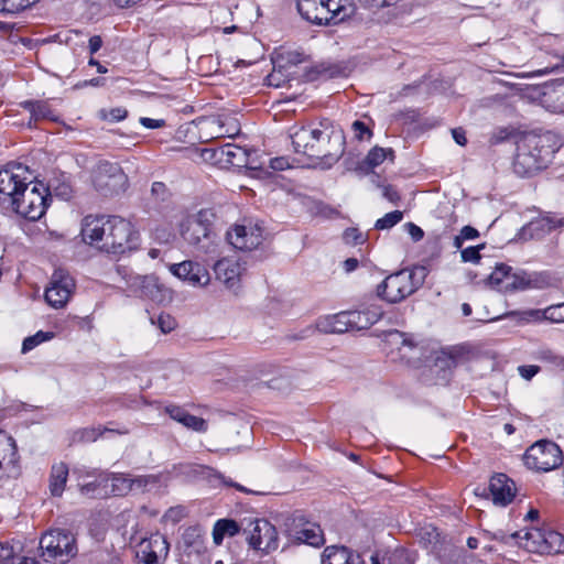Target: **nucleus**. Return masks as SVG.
<instances>
[{
    "label": "nucleus",
    "mask_w": 564,
    "mask_h": 564,
    "mask_svg": "<svg viewBox=\"0 0 564 564\" xmlns=\"http://www.w3.org/2000/svg\"><path fill=\"white\" fill-rule=\"evenodd\" d=\"M80 234L86 243L113 256L135 249L139 239L132 224L119 216H86Z\"/></svg>",
    "instance_id": "f257e3e1"
},
{
    "label": "nucleus",
    "mask_w": 564,
    "mask_h": 564,
    "mask_svg": "<svg viewBox=\"0 0 564 564\" xmlns=\"http://www.w3.org/2000/svg\"><path fill=\"white\" fill-rule=\"evenodd\" d=\"M546 137L527 135L517 147V154L513 161V169L520 176H528L545 166L553 153L545 143Z\"/></svg>",
    "instance_id": "f03ea898"
},
{
    "label": "nucleus",
    "mask_w": 564,
    "mask_h": 564,
    "mask_svg": "<svg viewBox=\"0 0 564 564\" xmlns=\"http://www.w3.org/2000/svg\"><path fill=\"white\" fill-rule=\"evenodd\" d=\"M425 276L423 267L400 270L388 275L377 286V295L389 303H399L413 294L423 284Z\"/></svg>",
    "instance_id": "7ed1b4c3"
},
{
    "label": "nucleus",
    "mask_w": 564,
    "mask_h": 564,
    "mask_svg": "<svg viewBox=\"0 0 564 564\" xmlns=\"http://www.w3.org/2000/svg\"><path fill=\"white\" fill-rule=\"evenodd\" d=\"M30 185L31 183L26 182L14 198L12 206H8L4 210L14 212L25 219L35 221L45 214L51 202V194L42 183Z\"/></svg>",
    "instance_id": "20e7f679"
},
{
    "label": "nucleus",
    "mask_w": 564,
    "mask_h": 564,
    "mask_svg": "<svg viewBox=\"0 0 564 564\" xmlns=\"http://www.w3.org/2000/svg\"><path fill=\"white\" fill-rule=\"evenodd\" d=\"M91 183L102 196H115L128 188V176L116 162L99 161L91 172Z\"/></svg>",
    "instance_id": "39448f33"
},
{
    "label": "nucleus",
    "mask_w": 564,
    "mask_h": 564,
    "mask_svg": "<svg viewBox=\"0 0 564 564\" xmlns=\"http://www.w3.org/2000/svg\"><path fill=\"white\" fill-rule=\"evenodd\" d=\"M523 460L530 469L550 471L563 464V454L560 446L554 442L541 440L525 451Z\"/></svg>",
    "instance_id": "423d86ee"
},
{
    "label": "nucleus",
    "mask_w": 564,
    "mask_h": 564,
    "mask_svg": "<svg viewBox=\"0 0 564 564\" xmlns=\"http://www.w3.org/2000/svg\"><path fill=\"white\" fill-rule=\"evenodd\" d=\"M344 151L345 138L343 133L321 123L319 137L314 145L311 159H315L324 166L329 167L340 159Z\"/></svg>",
    "instance_id": "0eeeda50"
},
{
    "label": "nucleus",
    "mask_w": 564,
    "mask_h": 564,
    "mask_svg": "<svg viewBox=\"0 0 564 564\" xmlns=\"http://www.w3.org/2000/svg\"><path fill=\"white\" fill-rule=\"evenodd\" d=\"M40 549L45 562L53 560L65 561L76 554L75 536L67 530H50L42 535Z\"/></svg>",
    "instance_id": "6e6552de"
},
{
    "label": "nucleus",
    "mask_w": 564,
    "mask_h": 564,
    "mask_svg": "<svg viewBox=\"0 0 564 564\" xmlns=\"http://www.w3.org/2000/svg\"><path fill=\"white\" fill-rule=\"evenodd\" d=\"M213 213L208 209L199 210L196 215L186 218L181 225V236L188 245L198 250L207 251L210 240V226Z\"/></svg>",
    "instance_id": "1a4fd4ad"
},
{
    "label": "nucleus",
    "mask_w": 564,
    "mask_h": 564,
    "mask_svg": "<svg viewBox=\"0 0 564 564\" xmlns=\"http://www.w3.org/2000/svg\"><path fill=\"white\" fill-rule=\"evenodd\" d=\"M249 545L258 551L269 553L279 546L278 531L265 519H252L242 528Z\"/></svg>",
    "instance_id": "9d476101"
},
{
    "label": "nucleus",
    "mask_w": 564,
    "mask_h": 564,
    "mask_svg": "<svg viewBox=\"0 0 564 564\" xmlns=\"http://www.w3.org/2000/svg\"><path fill=\"white\" fill-rule=\"evenodd\" d=\"M28 169L22 164L10 163L0 170V207L4 210L12 206L14 198L26 184L24 174Z\"/></svg>",
    "instance_id": "9b49d317"
},
{
    "label": "nucleus",
    "mask_w": 564,
    "mask_h": 564,
    "mask_svg": "<svg viewBox=\"0 0 564 564\" xmlns=\"http://www.w3.org/2000/svg\"><path fill=\"white\" fill-rule=\"evenodd\" d=\"M74 288V279L64 270L58 269L52 274L50 286L46 288L44 297L52 307L62 308L68 302Z\"/></svg>",
    "instance_id": "f8f14e48"
},
{
    "label": "nucleus",
    "mask_w": 564,
    "mask_h": 564,
    "mask_svg": "<svg viewBox=\"0 0 564 564\" xmlns=\"http://www.w3.org/2000/svg\"><path fill=\"white\" fill-rule=\"evenodd\" d=\"M128 283L133 292L159 304L172 301V291L154 275H133Z\"/></svg>",
    "instance_id": "ddd939ff"
},
{
    "label": "nucleus",
    "mask_w": 564,
    "mask_h": 564,
    "mask_svg": "<svg viewBox=\"0 0 564 564\" xmlns=\"http://www.w3.org/2000/svg\"><path fill=\"white\" fill-rule=\"evenodd\" d=\"M228 242L241 251H250L258 248L262 242V230L258 226L236 225L227 232Z\"/></svg>",
    "instance_id": "4468645a"
},
{
    "label": "nucleus",
    "mask_w": 564,
    "mask_h": 564,
    "mask_svg": "<svg viewBox=\"0 0 564 564\" xmlns=\"http://www.w3.org/2000/svg\"><path fill=\"white\" fill-rule=\"evenodd\" d=\"M319 131L321 128L313 126H293L290 128V139L294 152L312 158L314 145L319 137Z\"/></svg>",
    "instance_id": "2eb2a0df"
},
{
    "label": "nucleus",
    "mask_w": 564,
    "mask_h": 564,
    "mask_svg": "<svg viewBox=\"0 0 564 564\" xmlns=\"http://www.w3.org/2000/svg\"><path fill=\"white\" fill-rule=\"evenodd\" d=\"M170 271L192 286L207 285L210 280L208 271L202 264L189 260L172 264Z\"/></svg>",
    "instance_id": "dca6fc26"
},
{
    "label": "nucleus",
    "mask_w": 564,
    "mask_h": 564,
    "mask_svg": "<svg viewBox=\"0 0 564 564\" xmlns=\"http://www.w3.org/2000/svg\"><path fill=\"white\" fill-rule=\"evenodd\" d=\"M346 314L348 329L362 330L376 324L383 316V310L380 305L370 304L362 310L346 311Z\"/></svg>",
    "instance_id": "f3484780"
},
{
    "label": "nucleus",
    "mask_w": 564,
    "mask_h": 564,
    "mask_svg": "<svg viewBox=\"0 0 564 564\" xmlns=\"http://www.w3.org/2000/svg\"><path fill=\"white\" fill-rule=\"evenodd\" d=\"M140 557L143 564H160L169 554V543L164 536L155 534L140 545Z\"/></svg>",
    "instance_id": "a211bd4d"
},
{
    "label": "nucleus",
    "mask_w": 564,
    "mask_h": 564,
    "mask_svg": "<svg viewBox=\"0 0 564 564\" xmlns=\"http://www.w3.org/2000/svg\"><path fill=\"white\" fill-rule=\"evenodd\" d=\"M492 501L498 506H507L516 496L514 482L505 474H497L489 481Z\"/></svg>",
    "instance_id": "6ab92c4d"
},
{
    "label": "nucleus",
    "mask_w": 564,
    "mask_h": 564,
    "mask_svg": "<svg viewBox=\"0 0 564 564\" xmlns=\"http://www.w3.org/2000/svg\"><path fill=\"white\" fill-rule=\"evenodd\" d=\"M220 155H223V162L234 166H246L254 171L262 169V164H256L251 153L239 145L228 143L220 147Z\"/></svg>",
    "instance_id": "aec40b11"
},
{
    "label": "nucleus",
    "mask_w": 564,
    "mask_h": 564,
    "mask_svg": "<svg viewBox=\"0 0 564 564\" xmlns=\"http://www.w3.org/2000/svg\"><path fill=\"white\" fill-rule=\"evenodd\" d=\"M508 316H519L521 322L530 321H551L553 323H564V303L551 305L545 310H528L523 312H510Z\"/></svg>",
    "instance_id": "412c9836"
},
{
    "label": "nucleus",
    "mask_w": 564,
    "mask_h": 564,
    "mask_svg": "<svg viewBox=\"0 0 564 564\" xmlns=\"http://www.w3.org/2000/svg\"><path fill=\"white\" fill-rule=\"evenodd\" d=\"M390 341L399 346L402 359L412 366H415L421 359V348L414 343L413 338L405 333L393 330L389 333Z\"/></svg>",
    "instance_id": "4be33fe9"
},
{
    "label": "nucleus",
    "mask_w": 564,
    "mask_h": 564,
    "mask_svg": "<svg viewBox=\"0 0 564 564\" xmlns=\"http://www.w3.org/2000/svg\"><path fill=\"white\" fill-rule=\"evenodd\" d=\"M216 278L228 289H236L241 274V265L237 260L224 258L214 265Z\"/></svg>",
    "instance_id": "5701e85b"
},
{
    "label": "nucleus",
    "mask_w": 564,
    "mask_h": 564,
    "mask_svg": "<svg viewBox=\"0 0 564 564\" xmlns=\"http://www.w3.org/2000/svg\"><path fill=\"white\" fill-rule=\"evenodd\" d=\"M324 8L327 10V21L323 25L338 24L352 17L356 7L349 0H323Z\"/></svg>",
    "instance_id": "b1692460"
},
{
    "label": "nucleus",
    "mask_w": 564,
    "mask_h": 564,
    "mask_svg": "<svg viewBox=\"0 0 564 564\" xmlns=\"http://www.w3.org/2000/svg\"><path fill=\"white\" fill-rule=\"evenodd\" d=\"M292 538L299 544H307L313 547L324 545L325 538L323 530L317 523L306 522L302 528H295L292 532Z\"/></svg>",
    "instance_id": "393cba45"
},
{
    "label": "nucleus",
    "mask_w": 564,
    "mask_h": 564,
    "mask_svg": "<svg viewBox=\"0 0 564 564\" xmlns=\"http://www.w3.org/2000/svg\"><path fill=\"white\" fill-rule=\"evenodd\" d=\"M322 564H365L359 554L345 546H327L322 555Z\"/></svg>",
    "instance_id": "a878e982"
},
{
    "label": "nucleus",
    "mask_w": 564,
    "mask_h": 564,
    "mask_svg": "<svg viewBox=\"0 0 564 564\" xmlns=\"http://www.w3.org/2000/svg\"><path fill=\"white\" fill-rule=\"evenodd\" d=\"M178 546L187 554H199L204 551V533L199 525L188 527L182 533Z\"/></svg>",
    "instance_id": "bb28decb"
},
{
    "label": "nucleus",
    "mask_w": 564,
    "mask_h": 564,
    "mask_svg": "<svg viewBox=\"0 0 564 564\" xmlns=\"http://www.w3.org/2000/svg\"><path fill=\"white\" fill-rule=\"evenodd\" d=\"M299 13L307 21L323 25L327 21V10L323 0H296Z\"/></svg>",
    "instance_id": "cd10ccee"
},
{
    "label": "nucleus",
    "mask_w": 564,
    "mask_h": 564,
    "mask_svg": "<svg viewBox=\"0 0 564 564\" xmlns=\"http://www.w3.org/2000/svg\"><path fill=\"white\" fill-rule=\"evenodd\" d=\"M316 329L326 334L349 332L346 311L318 318Z\"/></svg>",
    "instance_id": "c85d7f7f"
},
{
    "label": "nucleus",
    "mask_w": 564,
    "mask_h": 564,
    "mask_svg": "<svg viewBox=\"0 0 564 564\" xmlns=\"http://www.w3.org/2000/svg\"><path fill=\"white\" fill-rule=\"evenodd\" d=\"M68 478V466L63 463H55L50 474V492L53 497H61L64 492Z\"/></svg>",
    "instance_id": "c756f323"
},
{
    "label": "nucleus",
    "mask_w": 564,
    "mask_h": 564,
    "mask_svg": "<svg viewBox=\"0 0 564 564\" xmlns=\"http://www.w3.org/2000/svg\"><path fill=\"white\" fill-rule=\"evenodd\" d=\"M562 226H564V218L557 219L555 216L546 214L532 220L529 224L528 229L531 231L532 235L541 237L544 234L550 232L551 230Z\"/></svg>",
    "instance_id": "7c9ffc66"
},
{
    "label": "nucleus",
    "mask_w": 564,
    "mask_h": 564,
    "mask_svg": "<svg viewBox=\"0 0 564 564\" xmlns=\"http://www.w3.org/2000/svg\"><path fill=\"white\" fill-rule=\"evenodd\" d=\"M240 529L239 523L232 519H219L213 528V541L216 545H220L226 536H235Z\"/></svg>",
    "instance_id": "2f4dec72"
},
{
    "label": "nucleus",
    "mask_w": 564,
    "mask_h": 564,
    "mask_svg": "<svg viewBox=\"0 0 564 564\" xmlns=\"http://www.w3.org/2000/svg\"><path fill=\"white\" fill-rule=\"evenodd\" d=\"M340 75V68L337 65L329 63H319L307 69L304 74V78L307 82H314L319 79H330Z\"/></svg>",
    "instance_id": "473e14b6"
},
{
    "label": "nucleus",
    "mask_w": 564,
    "mask_h": 564,
    "mask_svg": "<svg viewBox=\"0 0 564 564\" xmlns=\"http://www.w3.org/2000/svg\"><path fill=\"white\" fill-rule=\"evenodd\" d=\"M23 108L29 110L31 115V119L34 121L47 119L51 121H56L57 117L55 116L54 111L50 107V105L45 101H33L28 100L22 104Z\"/></svg>",
    "instance_id": "72a5a7b5"
},
{
    "label": "nucleus",
    "mask_w": 564,
    "mask_h": 564,
    "mask_svg": "<svg viewBox=\"0 0 564 564\" xmlns=\"http://www.w3.org/2000/svg\"><path fill=\"white\" fill-rule=\"evenodd\" d=\"M273 70L267 76L265 82L268 86L279 88L289 82V73L286 74V66L279 58L273 61Z\"/></svg>",
    "instance_id": "f704fd0d"
},
{
    "label": "nucleus",
    "mask_w": 564,
    "mask_h": 564,
    "mask_svg": "<svg viewBox=\"0 0 564 564\" xmlns=\"http://www.w3.org/2000/svg\"><path fill=\"white\" fill-rule=\"evenodd\" d=\"M531 286V280L523 272H511L507 278V284L502 285V292H514L527 290Z\"/></svg>",
    "instance_id": "c9c22d12"
},
{
    "label": "nucleus",
    "mask_w": 564,
    "mask_h": 564,
    "mask_svg": "<svg viewBox=\"0 0 564 564\" xmlns=\"http://www.w3.org/2000/svg\"><path fill=\"white\" fill-rule=\"evenodd\" d=\"M111 490L116 496H124L134 490L133 477L124 474H113L111 476Z\"/></svg>",
    "instance_id": "e433bc0d"
},
{
    "label": "nucleus",
    "mask_w": 564,
    "mask_h": 564,
    "mask_svg": "<svg viewBox=\"0 0 564 564\" xmlns=\"http://www.w3.org/2000/svg\"><path fill=\"white\" fill-rule=\"evenodd\" d=\"M511 271V267L507 264H498L491 274L488 276V282L491 286L502 292V285L507 284V278Z\"/></svg>",
    "instance_id": "4c0bfd02"
},
{
    "label": "nucleus",
    "mask_w": 564,
    "mask_h": 564,
    "mask_svg": "<svg viewBox=\"0 0 564 564\" xmlns=\"http://www.w3.org/2000/svg\"><path fill=\"white\" fill-rule=\"evenodd\" d=\"M392 149H384L380 147L372 148L366 159L365 164L371 169L379 166L389 155L393 156Z\"/></svg>",
    "instance_id": "58836bf2"
},
{
    "label": "nucleus",
    "mask_w": 564,
    "mask_h": 564,
    "mask_svg": "<svg viewBox=\"0 0 564 564\" xmlns=\"http://www.w3.org/2000/svg\"><path fill=\"white\" fill-rule=\"evenodd\" d=\"M37 0H0V12L4 13H17Z\"/></svg>",
    "instance_id": "ea45409f"
},
{
    "label": "nucleus",
    "mask_w": 564,
    "mask_h": 564,
    "mask_svg": "<svg viewBox=\"0 0 564 564\" xmlns=\"http://www.w3.org/2000/svg\"><path fill=\"white\" fill-rule=\"evenodd\" d=\"M51 338H53V333H45L42 330L37 332L33 336L26 337L22 343V352L26 354L34 349L41 343L50 340Z\"/></svg>",
    "instance_id": "a19ab883"
},
{
    "label": "nucleus",
    "mask_w": 564,
    "mask_h": 564,
    "mask_svg": "<svg viewBox=\"0 0 564 564\" xmlns=\"http://www.w3.org/2000/svg\"><path fill=\"white\" fill-rule=\"evenodd\" d=\"M403 218V213L400 210H393L386 214L382 218L376 221L375 227L380 230L390 229L399 224Z\"/></svg>",
    "instance_id": "79ce46f5"
},
{
    "label": "nucleus",
    "mask_w": 564,
    "mask_h": 564,
    "mask_svg": "<svg viewBox=\"0 0 564 564\" xmlns=\"http://www.w3.org/2000/svg\"><path fill=\"white\" fill-rule=\"evenodd\" d=\"M105 431H108L107 429H100V427H87L79 430L75 433V440L79 442H95L102 435Z\"/></svg>",
    "instance_id": "37998d69"
},
{
    "label": "nucleus",
    "mask_w": 564,
    "mask_h": 564,
    "mask_svg": "<svg viewBox=\"0 0 564 564\" xmlns=\"http://www.w3.org/2000/svg\"><path fill=\"white\" fill-rule=\"evenodd\" d=\"M160 477L156 475H142L133 477V487L139 490H149L159 485Z\"/></svg>",
    "instance_id": "c03bdc74"
},
{
    "label": "nucleus",
    "mask_w": 564,
    "mask_h": 564,
    "mask_svg": "<svg viewBox=\"0 0 564 564\" xmlns=\"http://www.w3.org/2000/svg\"><path fill=\"white\" fill-rule=\"evenodd\" d=\"M544 542L549 545L550 551H553L555 553H563L564 552V535L551 531L544 536Z\"/></svg>",
    "instance_id": "a18cd8bd"
},
{
    "label": "nucleus",
    "mask_w": 564,
    "mask_h": 564,
    "mask_svg": "<svg viewBox=\"0 0 564 564\" xmlns=\"http://www.w3.org/2000/svg\"><path fill=\"white\" fill-rule=\"evenodd\" d=\"M366 239V236L358 228H347L343 232V240L350 246L362 245Z\"/></svg>",
    "instance_id": "49530a36"
},
{
    "label": "nucleus",
    "mask_w": 564,
    "mask_h": 564,
    "mask_svg": "<svg viewBox=\"0 0 564 564\" xmlns=\"http://www.w3.org/2000/svg\"><path fill=\"white\" fill-rule=\"evenodd\" d=\"M18 560L12 545L0 543V564H17Z\"/></svg>",
    "instance_id": "de8ad7c7"
},
{
    "label": "nucleus",
    "mask_w": 564,
    "mask_h": 564,
    "mask_svg": "<svg viewBox=\"0 0 564 564\" xmlns=\"http://www.w3.org/2000/svg\"><path fill=\"white\" fill-rule=\"evenodd\" d=\"M183 426L195 432L204 433L207 431L208 424L203 417L189 414L185 420Z\"/></svg>",
    "instance_id": "09e8293b"
},
{
    "label": "nucleus",
    "mask_w": 564,
    "mask_h": 564,
    "mask_svg": "<svg viewBox=\"0 0 564 564\" xmlns=\"http://www.w3.org/2000/svg\"><path fill=\"white\" fill-rule=\"evenodd\" d=\"M360 6L370 10H379L388 7H393L402 0H357Z\"/></svg>",
    "instance_id": "8fccbe9b"
},
{
    "label": "nucleus",
    "mask_w": 564,
    "mask_h": 564,
    "mask_svg": "<svg viewBox=\"0 0 564 564\" xmlns=\"http://www.w3.org/2000/svg\"><path fill=\"white\" fill-rule=\"evenodd\" d=\"M484 248V245L467 247L462 249L460 257L463 262H473L476 263L480 260V250Z\"/></svg>",
    "instance_id": "3c124183"
},
{
    "label": "nucleus",
    "mask_w": 564,
    "mask_h": 564,
    "mask_svg": "<svg viewBox=\"0 0 564 564\" xmlns=\"http://www.w3.org/2000/svg\"><path fill=\"white\" fill-rule=\"evenodd\" d=\"M165 412L170 415V417L182 425L184 424L187 416L191 414L185 409L178 405H167L165 408Z\"/></svg>",
    "instance_id": "603ef678"
},
{
    "label": "nucleus",
    "mask_w": 564,
    "mask_h": 564,
    "mask_svg": "<svg viewBox=\"0 0 564 564\" xmlns=\"http://www.w3.org/2000/svg\"><path fill=\"white\" fill-rule=\"evenodd\" d=\"M165 412L170 415V417L182 425L184 424L187 416L191 414L185 409L178 405H167L165 408Z\"/></svg>",
    "instance_id": "864d4df0"
},
{
    "label": "nucleus",
    "mask_w": 564,
    "mask_h": 564,
    "mask_svg": "<svg viewBox=\"0 0 564 564\" xmlns=\"http://www.w3.org/2000/svg\"><path fill=\"white\" fill-rule=\"evenodd\" d=\"M351 129L358 140H364L365 138L370 139L372 135L368 126L360 120H355L351 124Z\"/></svg>",
    "instance_id": "5fc2aeb1"
},
{
    "label": "nucleus",
    "mask_w": 564,
    "mask_h": 564,
    "mask_svg": "<svg viewBox=\"0 0 564 564\" xmlns=\"http://www.w3.org/2000/svg\"><path fill=\"white\" fill-rule=\"evenodd\" d=\"M200 156L205 162L221 163L223 155H220V148L218 149H202Z\"/></svg>",
    "instance_id": "6e6d98bb"
},
{
    "label": "nucleus",
    "mask_w": 564,
    "mask_h": 564,
    "mask_svg": "<svg viewBox=\"0 0 564 564\" xmlns=\"http://www.w3.org/2000/svg\"><path fill=\"white\" fill-rule=\"evenodd\" d=\"M151 194L158 200H162V202H164L169 197V191H167L165 184L162 182H154L152 184Z\"/></svg>",
    "instance_id": "4d7b16f0"
},
{
    "label": "nucleus",
    "mask_w": 564,
    "mask_h": 564,
    "mask_svg": "<svg viewBox=\"0 0 564 564\" xmlns=\"http://www.w3.org/2000/svg\"><path fill=\"white\" fill-rule=\"evenodd\" d=\"M158 325H159L160 329L164 334H166L174 329L176 323H175V319L173 317H171L170 315L161 314L158 317Z\"/></svg>",
    "instance_id": "13d9d810"
},
{
    "label": "nucleus",
    "mask_w": 564,
    "mask_h": 564,
    "mask_svg": "<svg viewBox=\"0 0 564 564\" xmlns=\"http://www.w3.org/2000/svg\"><path fill=\"white\" fill-rule=\"evenodd\" d=\"M285 66L288 65H297L304 61V55L297 52H289L286 55H281L278 57Z\"/></svg>",
    "instance_id": "bf43d9fd"
},
{
    "label": "nucleus",
    "mask_w": 564,
    "mask_h": 564,
    "mask_svg": "<svg viewBox=\"0 0 564 564\" xmlns=\"http://www.w3.org/2000/svg\"><path fill=\"white\" fill-rule=\"evenodd\" d=\"M543 359L555 368L564 370V357L546 351L543 355Z\"/></svg>",
    "instance_id": "052dcab7"
},
{
    "label": "nucleus",
    "mask_w": 564,
    "mask_h": 564,
    "mask_svg": "<svg viewBox=\"0 0 564 564\" xmlns=\"http://www.w3.org/2000/svg\"><path fill=\"white\" fill-rule=\"evenodd\" d=\"M128 115V111L124 108H113L107 115L104 116L105 119H108L111 122H118L123 120Z\"/></svg>",
    "instance_id": "680f3d73"
},
{
    "label": "nucleus",
    "mask_w": 564,
    "mask_h": 564,
    "mask_svg": "<svg viewBox=\"0 0 564 564\" xmlns=\"http://www.w3.org/2000/svg\"><path fill=\"white\" fill-rule=\"evenodd\" d=\"M382 196L393 204L400 200V195L392 185L382 186Z\"/></svg>",
    "instance_id": "e2e57ef3"
},
{
    "label": "nucleus",
    "mask_w": 564,
    "mask_h": 564,
    "mask_svg": "<svg viewBox=\"0 0 564 564\" xmlns=\"http://www.w3.org/2000/svg\"><path fill=\"white\" fill-rule=\"evenodd\" d=\"M140 123L147 129H159L165 126V121L163 119H152L148 117H141Z\"/></svg>",
    "instance_id": "0e129e2a"
},
{
    "label": "nucleus",
    "mask_w": 564,
    "mask_h": 564,
    "mask_svg": "<svg viewBox=\"0 0 564 564\" xmlns=\"http://www.w3.org/2000/svg\"><path fill=\"white\" fill-rule=\"evenodd\" d=\"M290 166L285 158H273L269 160V167L273 171H284Z\"/></svg>",
    "instance_id": "69168bd1"
},
{
    "label": "nucleus",
    "mask_w": 564,
    "mask_h": 564,
    "mask_svg": "<svg viewBox=\"0 0 564 564\" xmlns=\"http://www.w3.org/2000/svg\"><path fill=\"white\" fill-rule=\"evenodd\" d=\"M459 235H460V238L464 240H473V239H476L479 237L478 230L471 226H464L460 229Z\"/></svg>",
    "instance_id": "338daca9"
},
{
    "label": "nucleus",
    "mask_w": 564,
    "mask_h": 564,
    "mask_svg": "<svg viewBox=\"0 0 564 564\" xmlns=\"http://www.w3.org/2000/svg\"><path fill=\"white\" fill-rule=\"evenodd\" d=\"M165 517L173 522L180 521L184 517V508L183 507H175L170 508L165 514Z\"/></svg>",
    "instance_id": "774afa93"
}]
</instances>
